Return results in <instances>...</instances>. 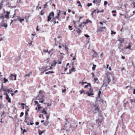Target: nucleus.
<instances>
[{
  "mask_svg": "<svg viewBox=\"0 0 135 135\" xmlns=\"http://www.w3.org/2000/svg\"><path fill=\"white\" fill-rule=\"evenodd\" d=\"M97 3H100L101 2V0H95Z\"/></svg>",
  "mask_w": 135,
  "mask_h": 135,
  "instance_id": "33",
  "label": "nucleus"
},
{
  "mask_svg": "<svg viewBox=\"0 0 135 135\" xmlns=\"http://www.w3.org/2000/svg\"><path fill=\"white\" fill-rule=\"evenodd\" d=\"M76 28V31L79 34H80V33H81L82 31L81 30H80L79 28L77 27Z\"/></svg>",
  "mask_w": 135,
  "mask_h": 135,
  "instance_id": "14",
  "label": "nucleus"
},
{
  "mask_svg": "<svg viewBox=\"0 0 135 135\" xmlns=\"http://www.w3.org/2000/svg\"><path fill=\"white\" fill-rule=\"evenodd\" d=\"M119 40L120 42L121 43H123L124 42V39L121 38Z\"/></svg>",
  "mask_w": 135,
  "mask_h": 135,
  "instance_id": "21",
  "label": "nucleus"
},
{
  "mask_svg": "<svg viewBox=\"0 0 135 135\" xmlns=\"http://www.w3.org/2000/svg\"><path fill=\"white\" fill-rule=\"evenodd\" d=\"M68 27L69 29L70 30H72L73 29V28H72V27L71 26H69Z\"/></svg>",
  "mask_w": 135,
  "mask_h": 135,
  "instance_id": "32",
  "label": "nucleus"
},
{
  "mask_svg": "<svg viewBox=\"0 0 135 135\" xmlns=\"http://www.w3.org/2000/svg\"><path fill=\"white\" fill-rule=\"evenodd\" d=\"M97 80V78H94V80L95 81V82Z\"/></svg>",
  "mask_w": 135,
  "mask_h": 135,
  "instance_id": "64",
  "label": "nucleus"
},
{
  "mask_svg": "<svg viewBox=\"0 0 135 135\" xmlns=\"http://www.w3.org/2000/svg\"><path fill=\"white\" fill-rule=\"evenodd\" d=\"M44 14V12H43L42 11H41V12L40 15H43Z\"/></svg>",
  "mask_w": 135,
  "mask_h": 135,
  "instance_id": "51",
  "label": "nucleus"
},
{
  "mask_svg": "<svg viewBox=\"0 0 135 135\" xmlns=\"http://www.w3.org/2000/svg\"><path fill=\"white\" fill-rule=\"evenodd\" d=\"M54 12H53L50 13L48 16L47 17V21H50L51 19L54 18Z\"/></svg>",
  "mask_w": 135,
  "mask_h": 135,
  "instance_id": "5",
  "label": "nucleus"
},
{
  "mask_svg": "<svg viewBox=\"0 0 135 135\" xmlns=\"http://www.w3.org/2000/svg\"><path fill=\"white\" fill-rule=\"evenodd\" d=\"M47 3L44 5V7L43 8H45L47 6Z\"/></svg>",
  "mask_w": 135,
  "mask_h": 135,
  "instance_id": "48",
  "label": "nucleus"
},
{
  "mask_svg": "<svg viewBox=\"0 0 135 135\" xmlns=\"http://www.w3.org/2000/svg\"><path fill=\"white\" fill-rule=\"evenodd\" d=\"M131 45L129 43V45L127 47H125L124 49H129L130 50H131L132 49L131 48Z\"/></svg>",
  "mask_w": 135,
  "mask_h": 135,
  "instance_id": "18",
  "label": "nucleus"
},
{
  "mask_svg": "<svg viewBox=\"0 0 135 135\" xmlns=\"http://www.w3.org/2000/svg\"><path fill=\"white\" fill-rule=\"evenodd\" d=\"M93 107L95 108H97V107H99V106L96 104L95 103L94 104H93Z\"/></svg>",
  "mask_w": 135,
  "mask_h": 135,
  "instance_id": "27",
  "label": "nucleus"
},
{
  "mask_svg": "<svg viewBox=\"0 0 135 135\" xmlns=\"http://www.w3.org/2000/svg\"><path fill=\"white\" fill-rule=\"evenodd\" d=\"M99 107H97V108H95L94 110L95 111V113H96L99 112Z\"/></svg>",
  "mask_w": 135,
  "mask_h": 135,
  "instance_id": "16",
  "label": "nucleus"
},
{
  "mask_svg": "<svg viewBox=\"0 0 135 135\" xmlns=\"http://www.w3.org/2000/svg\"><path fill=\"white\" fill-rule=\"evenodd\" d=\"M80 92L81 94H82L83 93H84L85 94V93H86L84 90H82L81 91H80Z\"/></svg>",
  "mask_w": 135,
  "mask_h": 135,
  "instance_id": "34",
  "label": "nucleus"
},
{
  "mask_svg": "<svg viewBox=\"0 0 135 135\" xmlns=\"http://www.w3.org/2000/svg\"><path fill=\"white\" fill-rule=\"evenodd\" d=\"M16 76L17 75H13L12 74H11L9 77V79L10 80H15L16 79Z\"/></svg>",
  "mask_w": 135,
  "mask_h": 135,
  "instance_id": "6",
  "label": "nucleus"
},
{
  "mask_svg": "<svg viewBox=\"0 0 135 135\" xmlns=\"http://www.w3.org/2000/svg\"><path fill=\"white\" fill-rule=\"evenodd\" d=\"M93 52H94V53L93 55V56L94 57H96L98 55L97 53L95 52V51H94Z\"/></svg>",
  "mask_w": 135,
  "mask_h": 135,
  "instance_id": "19",
  "label": "nucleus"
},
{
  "mask_svg": "<svg viewBox=\"0 0 135 135\" xmlns=\"http://www.w3.org/2000/svg\"><path fill=\"white\" fill-rule=\"evenodd\" d=\"M96 10H95L94 11H93L92 12V13L91 14V15L93 17V13H96Z\"/></svg>",
  "mask_w": 135,
  "mask_h": 135,
  "instance_id": "39",
  "label": "nucleus"
},
{
  "mask_svg": "<svg viewBox=\"0 0 135 135\" xmlns=\"http://www.w3.org/2000/svg\"><path fill=\"white\" fill-rule=\"evenodd\" d=\"M3 1H2L0 3V9H1V8L2 7V5H3Z\"/></svg>",
  "mask_w": 135,
  "mask_h": 135,
  "instance_id": "24",
  "label": "nucleus"
},
{
  "mask_svg": "<svg viewBox=\"0 0 135 135\" xmlns=\"http://www.w3.org/2000/svg\"><path fill=\"white\" fill-rule=\"evenodd\" d=\"M130 101H131V103H132V102H134V99H131L130 100Z\"/></svg>",
  "mask_w": 135,
  "mask_h": 135,
  "instance_id": "58",
  "label": "nucleus"
},
{
  "mask_svg": "<svg viewBox=\"0 0 135 135\" xmlns=\"http://www.w3.org/2000/svg\"><path fill=\"white\" fill-rule=\"evenodd\" d=\"M89 86L90 87L88 90L86 92L85 94H87V95L88 96H90L91 95H94V93H93V90L92 89V86H91V84L90 83H88L87 85L85 86L84 87L85 88H88Z\"/></svg>",
  "mask_w": 135,
  "mask_h": 135,
  "instance_id": "2",
  "label": "nucleus"
},
{
  "mask_svg": "<svg viewBox=\"0 0 135 135\" xmlns=\"http://www.w3.org/2000/svg\"><path fill=\"white\" fill-rule=\"evenodd\" d=\"M60 10H59V13L57 14V16H58L59 17L60 16Z\"/></svg>",
  "mask_w": 135,
  "mask_h": 135,
  "instance_id": "47",
  "label": "nucleus"
},
{
  "mask_svg": "<svg viewBox=\"0 0 135 135\" xmlns=\"http://www.w3.org/2000/svg\"><path fill=\"white\" fill-rule=\"evenodd\" d=\"M54 73V72L53 71H48V72H46L45 73V74H47L49 73Z\"/></svg>",
  "mask_w": 135,
  "mask_h": 135,
  "instance_id": "25",
  "label": "nucleus"
},
{
  "mask_svg": "<svg viewBox=\"0 0 135 135\" xmlns=\"http://www.w3.org/2000/svg\"><path fill=\"white\" fill-rule=\"evenodd\" d=\"M104 11V10H102L101 11H99L98 10L97 12V13H98L99 12H103Z\"/></svg>",
  "mask_w": 135,
  "mask_h": 135,
  "instance_id": "46",
  "label": "nucleus"
},
{
  "mask_svg": "<svg viewBox=\"0 0 135 135\" xmlns=\"http://www.w3.org/2000/svg\"><path fill=\"white\" fill-rule=\"evenodd\" d=\"M47 66H43L41 69V71L42 72V73L43 74L45 71L48 70L49 69H47Z\"/></svg>",
  "mask_w": 135,
  "mask_h": 135,
  "instance_id": "7",
  "label": "nucleus"
},
{
  "mask_svg": "<svg viewBox=\"0 0 135 135\" xmlns=\"http://www.w3.org/2000/svg\"><path fill=\"white\" fill-rule=\"evenodd\" d=\"M69 63H67L66 66V68H64V71H66L69 68H70V66H69Z\"/></svg>",
  "mask_w": 135,
  "mask_h": 135,
  "instance_id": "13",
  "label": "nucleus"
},
{
  "mask_svg": "<svg viewBox=\"0 0 135 135\" xmlns=\"http://www.w3.org/2000/svg\"><path fill=\"white\" fill-rule=\"evenodd\" d=\"M101 94V91L100 90L99 91V92H98V97H100V94Z\"/></svg>",
  "mask_w": 135,
  "mask_h": 135,
  "instance_id": "41",
  "label": "nucleus"
},
{
  "mask_svg": "<svg viewBox=\"0 0 135 135\" xmlns=\"http://www.w3.org/2000/svg\"><path fill=\"white\" fill-rule=\"evenodd\" d=\"M0 18H1L3 19L4 18V16L3 14H1V16H0Z\"/></svg>",
  "mask_w": 135,
  "mask_h": 135,
  "instance_id": "26",
  "label": "nucleus"
},
{
  "mask_svg": "<svg viewBox=\"0 0 135 135\" xmlns=\"http://www.w3.org/2000/svg\"><path fill=\"white\" fill-rule=\"evenodd\" d=\"M66 90L65 89L64 90H62V93L65 92V91Z\"/></svg>",
  "mask_w": 135,
  "mask_h": 135,
  "instance_id": "60",
  "label": "nucleus"
},
{
  "mask_svg": "<svg viewBox=\"0 0 135 135\" xmlns=\"http://www.w3.org/2000/svg\"><path fill=\"white\" fill-rule=\"evenodd\" d=\"M27 132V131H26V130L25 129H24L23 130V134L24 133V132Z\"/></svg>",
  "mask_w": 135,
  "mask_h": 135,
  "instance_id": "57",
  "label": "nucleus"
},
{
  "mask_svg": "<svg viewBox=\"0 0 135 135\" xmlns=\"http://www.w3.org/2000/svg\"><path fill=\"white\" fill-rule=\"evenodd\" d=\"M56 21L55 20V19H54L53 20V22H54V23L55 24L56 23Z\"/></svg>",
  "mask_w": 135,
  "mask_h": 135,
  "instance_id": "54",
  "label": "nucleus"
},
{
  "mask_svg": "<svg viewBox=\"0 0 135 135\" xmlns=\"http://www.w3.org/2000/svg\"><path fill=\"white\" fill-rule=\"evenodd\" d=\"M132 5L133 6V8H135V2L133 1L132 4Z\"/></svg>",
  "mask_w": 135,
  "mask_h": 135,
  "instance_id": "28",
  "label": "nucleus"
},
{
  "mask_svg": "<svg viewBox=\"0 0 135 135\" xmlns=\"http://www.w3.org/2000/svg\"><path fill=\"white\" fill-rule=\"evenodd\" d=\"M24 105H25V104L23 103L21 104V105L22 106V108L23 109H24Z\"/></svg>",
  "mask_w": 135,
  "mask_h": 135,
  "instance_id": "42",
  "label": "nucleus"
},
{
  "mask_svg": "<svg viewBox=\"0 0 135 135\" xmlns=\"http://www.w3.org/2000/svg\"><path fill=\"white\" fill-rule=\"evenodd\" d=\"M24 20L23 18H21L19 20V21L21 22L22 21H23Z\"/></svg>",
  "mask_w": 135,
  "mask_h": 135,
  "instance_id": "44",
  "label": "nucleus"
},
{
  "mask_svg": "<svg viewBox=\"0 0 135 135\" xmlns=\"http://www.w3.org/2000/svg\"><path fill=\"white\" fill-rule=\"evenodd\" d=\"M107 3H108V2L107 1H104V5H106Z\"/></svg>",
  "mask_w": 135,
  "mask_h": 135,
  "instance_id": "53",
  "label": "nucleus"
},
{
  "mask_svg": "<svg viewBox=\"0 0 135 135\" xmlns=\"http://www.w3.org/2000/svg\"><path fill=\"white\" fill-rule=\"evenodd\" d=\"M96 67V65H95L94 64L93 65V66L92 68V70H95Z\"/></svg>",
  "mask_w": 135,
  "mask_h": 135,
  "instance_id": "31",
  "label": "nucleus"
},
{
  "mask_svg": "<svg viewBox=\"0 0 135 135\" xmlns=\"http://www.w3.org/2000/svg\"><path fill=\"white\" fill-rule=\"evenodd\" d=\"M84 36L87 38H89V36L87 34H85Z\"/></svg>",
  "mask_w": 135,
  "mask_h": 135,
  "instance_id": "49",
  "label": "nucleus"
},
{
  "mask_svg": "<svg viewBox=\"0 0 135 135\" xmlns=\"http://www.w3.org/2000/svg\"><path fill=\"white\" fill-rule=\"evenodd\" d=\"M46 104H47V106H51V104H50L49 103H46Z\"/></svg>",
  "mask_w": 135,
  "mask_h": 135,
  "instance_id": "56",
  "label": "nucleus"
},
{
  "mask_svg": "<svg viewBox=\"0 0 135 135\" xmlns=\"http://www.w3.org/2000/svg\"><path fill=\"white\" fill-rule=\"evenodd\" d=\"M34 123L33 122H28L27 123V125H32Z\"/></svg>",
  "mask_w": 135,
  "mask_h": 135,
  "instance_id": "36",
  "label": "nucleus"
},
{
  "mask_svg": "<svg viewBox=\"0 0 135 135\" xmlns=\"http://www.w3.org/2000/svg\"><path fill=\"white\" fill-rule=\"evenodd\" d=\"M49 123V122L48 121H46V122H45L44 123V124L45 126H47V125Z\"/></svg>",
  "mask_w": 135,
  "mask_h": 135,
  "instance_id": "37",
  "label": "nucleus"
},
{
  "mask_svg": "<svg viewBox=\"0 0 135 135\" xmlns=\"http://www.w3.org/2000/svg\"><path fill=\"white\" fill-rule=\"evenodd\" d=\"M77 3L78 4V6H80L81 7H82V6L81 5L80 2L79 1H78L77 2Z\"/></svg>",
  "mask_w": 135,
  "mask_h": 135,
  "instance_id": "30",
  "label": "nucleus"
},
{
  "mask_svg": "<svg viewBox=\"0 0 135 135\" xmlns=\"http://www.w3.org/2000/svg\"><path fill=\"white\" fill-rule=\"evenodd\" d=\"M35 104H38V103L37 101H35Z\"/></svg>",
  "mask_w": 135,
  "mask_h": 135,
  "instance_id": "61",
  "label": "nucleus"
},
{
  "mask_svg": "<svg viewBox=\"0 0 135 135\" xmlns=\"http://www.w3.org/2000/svg\"><path fill=\"white\" fill-rule=\"evenodd\" d=\"M47 49H44L43 50V52H48L49 54H50V52H48Z\"/></svg>",
  "mask_w": 135,
  "mask_h": 135,
  "instance_id": "29",
  "label": "nucleus"
},
{
  "mask_svg": "<svg viewBox=\"0 0 135 135\" xmlns=\"http://www.w3.org/2000/svg\"><path fill=\"white\" fill-rule=\"evenodd\" d=\"M42 117V118H44V117H43V115L42 114L41 115H40L39 116V117L40 118H41V117Z\"/></svg>",
  "mask_w": 135,
  "mask_h": 135,
  "instance_id": "55",
  "label": "nucleus"
},
{
  "mask_svg": "<svg viewBox=\"0 0 135 135\" xmlns=\"http://www.w3.org/2000/svg\"><path fill=\"white\" fill-rule=\"evenodd\" d=\"M44 91L42 90H40L39 92V94L37 96V98L38 99H42L44 97L43 94Z\"/></svg>",
  "mask_w": 135,
  "mask_h": 135,
  "instance_id": "4",
  "label": "nucleus"
},
{
  "mask_svg": "<svg viewBox=\"0 0 135 135\" xmlns=\"http://www.w3.org/2000/svg\"><path fill=\"white\" fill-rule=\"evenodd\" d=\"M3 80H4V83H5L8 81V79H6L5 78H3Z\"/></svg>",
  "mask_w": 135,
  "mask_h": 135,
  "instance_id": "23",
  "label": "nucleus"
},
{
  "mask_svg": "<svg viewBox=\"0 0 135 135\" xmlns=\"http://www.w3.org/2000/svg\"><path fill=\"white\" fill-rule=\"evenodd\" d=\"M62 46L63 47H65V46H66V45L65 44H63Z\"/></svg>",
  "mask_w": 135,
  "mask_h": 135,
  "instance_id": "63",
  "label": "nucleus"
},
{
  "mask_svg": "<svg viewBox=\"0 0 135 135\" xmlns=\"http://www.w3.org/2000/svg\"><path fill=\"white\" fill-rule=\"evenodd\" d=\"M24 115V113L23 112H21L20 114V117H21L23 115Z\"/></svg>",
  "mask_w": 135,
  "mask_h": 135,
  "instance_id": "43",
  "label": "nucleus"
},
{
  "mask_svg": "<svg viewBox=\"0 0 135 135\" xmlns=\"http://www.w3.org/2000/svg\"><path fill=\"white\" fill-rule=\"evenodd\" d=\"M1 26L4 27L6 28L7 26V24L6 23H2L1 25Z\"/></svg>",
  "mask_w": 135,
  "mask_h": 135,
  "instance_id": "15",
  "label": "nucleus"
},
{
  "mask_svg": "<svg viewBox=\"0 0 135 135\" xmlns=\"http://www.w3.org/2000/svg\"><path fill=\"white\" fill-rule=\"evenodd\" d=\"M41 108H42V107L40 106L38 107V111Z\"/></svg>",
  "mask_w": 135,
  "mask_h": 135,
  "instance_id": "62",
  "label": "nucleus"
},
{
  "mask_svg": "<svg viewBox=\"0 0 135 135\" xmlns=\"http://www.w3.org/2000/svg\"><path fill=\"white\" fill-rule=\"evenodd\" d=\"M6 13H7V14L4 16V18H6L7 19H8L9 18V15L10 13V12L7 11L6 12Z\"/></svg>",
  "mask_w": 135,
  "mask_h": 135,
  "instance_id": "9",
  "label": "nucleus"
},
{
  "mask_svg": "<svg viewBox=\"0 0 135 135\" xmlns=\"http://www.w3.org/2000/svg\"><path fill=\"white\" fill-rule=\"evenodd\" d=\"M75 68L74 67H73L70 70L69 72L67 74H70L73 71H75Z\"/></svg>",
  "mask_w": 135,
  "mask_h": 135,
  "instance_id": "11",
  "label": "nucleus"
},
{
  "mask_svg": "<svg viewBox=\"0 0 135 135\" xmlns=\"http://www.w3.org/2000/svg\"><path fill=\"white\" fill-rule=\"evenodd\" d=\"M107 76V78H105L104 80L103 85L104 86H107L108 85L111 81L110 78H112L113 81L114 79V76L111 73L107 72L106 73Z\"/></svg>",
  "mask_w": 135,
  "mask_h": 135,
  "instance_id": "1",
  "label": "nucleus"
},
{
  "mask_svg": "<svg viewBox=\"0 0 135 135\" xmlns=\"http://www.w3.org/2000/svg\"><path fill=\"white\" fill-rule=\"evenodd\" d=\"M65 49L66 50V51L67 52H68V47L67 46H65Z\"/></svg>",
  "mask_w": 135,
  "mask_h": 135,
  "instance_id": "40",
  "label": "nucleus"
},
{
  "mask_svg": "<svg viewBox=\"0 0 135 135\" xmlns=\"http://www.w3.org/2000/svg\"><path fill=\"white\" fill-rule=\"evenodd\" d=\"M92 3H88L87 4V6L88 7H90V6H92Z\"/></svg>",
  "mask_w": 135,
  "mask_h": 135,
  "instance_id": "35",
  "label": "nucleus"
},
{
  "mask_svg": "<svg viewBox=\"0 0 135 135\" xmlns=\"http://www.w3.org/2000/svg\"><path fill=\"white\" fill-rule=\"evenodd\" d=\"M40 100L39 101V102L41 103H43L44 102V98L42 99H40Z\"/></svg>",
  "mask_w": 135,
  "mask_h": 135,
  "instance_id": "38",
  "label": "nucleus"
},
{
  "mask_svg": "<svg viewBox=\"0 0 135 135\" xmlns=\"http://www.w3.org/2000/svg\"><path fill=\"white\" fill-rule=\"evenodd\" d=\"M29 18V16H25V18L26 20V22H27L28 21V19Z\"/></svg>",
  "mask_w": 135,
  "mask_h": 135,
  "instance_id": "22",
  "label": "nucleus"
},
{
  "mask_svg": "<svg viewBox=\"0 0 135 135\" xmlns=\"http://www.w3.org/2000/svg\"><path fill=\"white\" fill-rule=\"evenodd\" d=\"M73 22L74 23V27L76 28V21H73Z\"/></svg>",
  "mask_w": 135,
  "mask_h": 135,
  "instance_id": "50",
  "label": "nucleus"
},
{
  "mask_svg": "<svg viewBox=\"0 0 135 135\" xmlns=\"http://www.w3.org/2000/svg\"><path fill=\"white\" fill-rule=\"evenodd\" d=\"M116 33L115 32L113 31L112 30H111V34H116Z\"/></svg>",
  "mask_w": 135,
  "mask_h": 135,
  "instance_id": "45",
  "label": "nucleus"
},
{
  "mask_svg": "<svg viewBox=\"0 0 135 135\" xmlns=\"http://www.w3.org/2000/svg\"><path fill=\"white\" fill-rule=\"evenodd\" d=\"M56 62L55 60L51 64V66H55L56 64Z\"/></svg>",
  "mask_w": 135,
  "mask_h": 135,
  "instance_id": "17",
  "label": "nucleus"
},
{
  "mask_svg": "<svg viewBox=\"0 0 135 135\" xmlns=\"http://www.w3.org/2000/svg\"><path fill=\"white\" fill-rule=\"evenodd\" d=\"M88 21H89V20H87L86 21V22H83V23H84L85 24H87V23H88Z\"/></svg>",
  "mask_w": 135,
  "mask_h": 135,
  "instance_id": "52",
  "label": "nucleus"
},
{
  "mask_svg": "<svg viewBox=\"0 0 135 135\" xmlns=\"http://www.w3.org/2000/svg\"><path fill=\"white\" fill-rule=\"evenodd\" d=\"M3 90L4 91V95H6V94H8L10 92V90L5 88L2 85L1 90Z\"/></svg>",
  "mask_w": 135,
  "mask_h": 135,
  "instance_id": "3",
  "label": "nucleus"
},
{
  "mask_svg": "<svg viewBox=\"0 0 135 135\" xmlns=\"http://www.w3.org/2000/svg\"><path fill=\"white\" fill-rule=\"evenodd\" d=\"M104 29H106V27H103L98 28L97 29V31H98L102 32L103 31Z\"/></svg>",
  "mask_w": 135,
  "mask_h": 135,
  "instance_id": "8",
  "label": "nucleus"
},
{
  "mask_svg": "<svg viewBox=\"0 0 135 135\" xmlns=\"http://www.w3.org/2000/svg\"><path fill=\"white\" fill-rule=\"evenodd\" d=\"M47 109V108H44L41 111V113L45 114H47V113L46 110Z\"/></svg>",
  "mask_w": 135,
  "mask_h": 135,
  "instance_id": "10",
  "label": "nucleus"
},
{
  "mask_svg": "<svg viewBox=\"0 0 135 135\" xmlns=\"http://www.w3.org/2000/svg\"><path fill=\"white\" fill-rule=\"evenodd\" d=\"M35 124L36 125H37L39 124V122H36L35 123Z\"/></svg>",
  "mask_w": 135,
  "mask_h": 135,
  "instance_id": "59",
  "label": "nucleus"
},
{
  "mask_svg": "<svg viewBox=\"0 0 135 135\" xmlns=\"http://www.w3.org/2000/svg\"><path fill=\"white\" fill-rule=\"evenodd\" d=\"M45 131V130L43 131H41L40 130H39L38 131V133H39V134L40 135H41L43 133H44V132Z\"/></svg>",
  "mask_w": 135,
  "mask_h": 135,
  "instance_id": "20",
  "label": "nucleus"
},
{
  "mask_svg": "<svg viewBox=\"0 0 135 135\" xmlns=\"http://www.w3.org/2000/svg\"><path fill=\"white\" fill-rule=\"evenodd\" d=\"M6 99L7 100H8V102L9 103H11V99L9 98V96L8 94H6Z\"/></svg>",
  "mask_w": 135,
  "mask_h": 135,
  "instance_id": "12",
  "label": "nucleus"
}]
</instances>
